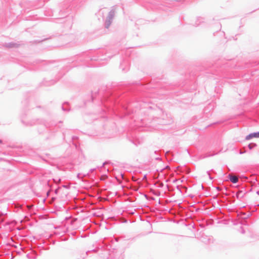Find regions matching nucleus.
Returning a JSON list of instances; mask_svg holds the SVG:
<instances>
[{"label": "nucleus", "instance_id": "20e7f679", "mask_svg": "<svg viewBox=\"0 0 259 259\" xmlns=\"http://www.w3.org/2000/svg\"><path fill=\"white\" fill-rule=\"evenodd\" d=\"M254 146H255V144H250L248 145V147H249V149H252Z\"/></svg>", "mask_w": 259, "mask_h": 259}, {"label": "nucleus", "instance_id": "7ed1b4c3", "mask_svg": "<svg viewBox=\"0 0 259 259\" xmlns=\"http://www.w3.org/2000/svg\"><path fill=\"white\" fill-rule=\"evenodd\" d=\"M253 137H259V132L257 133H255L253 134H251L246 137V140H249Z\"/></svg>", "mask_w": 259, "mask_h": 259}, {"label": "nucleus", "instance_id": "f257e3e1", "mask_svg": "<svg viewBox=\"0 0 259 259\" xmlns=\"http://www.w3.org/2000/svg\"><path fill=\"white\" fill-rule=\"evenodd\" d=\"M114 14H115V12L114 10H111L109 13V14H108V17L107 18V20H106V22H105V27L108 28L109 26L110 25L111 22H112V20L114 17Z\"/></svg>", "mask_w": 259, "mask_h": 259}, {"label": "nucleus", "instance_id": "f03ea898", "mask_svg": "<svg viewBox=\"0 0 259 259\" xmlns=\"http://www.w3.org/2000/svg\"><path fill=\"white\" fill-rule=\"evenodd\" d=\"M229 178L231 182L233 183H236L238 181V178L235 176L229 175Z\"/></svg>", "mask_w": 259, "mask_h": 259}]
</instances>
